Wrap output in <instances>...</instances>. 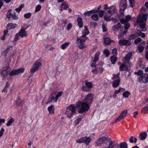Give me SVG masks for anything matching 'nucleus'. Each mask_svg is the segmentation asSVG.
<instances>
[{"label":"nucleus","instance_id":"f704fd0d","mask_svg":"<svg viewBox=\"0 0 148 148\" xmlns=\"http://www.w3.org/2000/svg\"><path fill=\"white\" fill-rule=\"evenodd\" d=\"M138 37V32H136L134 34L130 35L129 37V39L130 40L134 39Z\"/></svg>","mask_w":148,"mask_h":148},{"label":"nucleus","instance_id":"338daca9","mask_svg":"<svg viewBox=\"0 0 148 148\" xmlns=\"http://www.w3.org/2000/svg\"><path fill=\"white\" fill-rule=\"evenodd\" d=\"M102 26L103 32H105L107 31V29H106V27L104 24L103 23L102 24Z\"/></svg>","mask_w":148,"mask_h":148},{"label":"nucleus","instance_id":"4c0bfd02","mask_svg":"<svg viewBox=\"0 0 148 148\" xmlns=\"http://www.w3.org/2000/svg\"><path fill=\"white\" fill-rule=\"evenodd\" d=\"M10 49L9 47L7 48L1 54L3 56H6L7 54L9 52Z\"/></svg>","mask_w":148,"mask_h":148},{"label":"nucleus","instance_id":"6e6552de","mask_svg":"<svg viewBox=\"0 0 148 148\" xmlns=\"http://www.w3.org/2000/svg\"><path fill=\"white\" fill-rule=\"evenodd\" d=\"M94 95L90 93L87 95L86 98L83 99V101L89 104L92 103Z\"/></svg>","mask_w":148,"mask_h":148},{"label":"nucleus","instance_id":"052dcab7","mask_svg":"<svg viewBox=\"0 0 148 148\" xmlns=\"http://www.w3.org/2000/svg\"><path fill=\"white\" fill-rule=\"evenodd\" d=\"M31 16V13H28L24 14V17L26 18H28Z\"/></svg>","mask_w":148,"mask_h":148},{"label":"nucleus","instance_id":"a19ab883","mask_svg":"<svg viewBox=\"0 0 148 148\" xmlns=\"http://www.w3.org/2000/svg\"><path fill=\"white\" fill-rule=\"evenodd\" d=\"M82 90L87 92H89L90 90L86 86H83L82 87Z\"/></svg>","mask_w":148,"mask_h":148},{"label":"nucleus","instance_id":"4d7b16f0","mask_svg":"<svg viewBox=\"0 0 148 148\" xmlns=\"http://www.w3.org/2000/svg\"><path fill=\"white\" fill-rule=\"evenodd\" d=\"M41 9V6L40 5H38L36 7L35 12H37L39 11Z\"/></svg>","mask_w":148,"mask_h":148},{"label":"nucleus","instance_id":"79ce46f5","mask_svg":"<svg viewBox=\"0 0 148 148\" xmlns=\"http://www.w3.org/2000/svg\"><path fill=\"white\" fill-rule=\"evenodd\" d=\"M91 18L94 21H97L98 19V15L96 14H94L92 15Z\"/></svg>","mask_w":148,"mask_h":148},{"label":"nucleus","instance_id":"ea45409f","mask_svg":"<svg viewBox=\"0 0 148 148\" xmlns=\"http://www.w3.org/2000/svg\"><path fill=\"white\" fill-rule=\"evenodd\" d=\"M14 120L12 118L10 119L6 124V125L8 126H10L12 123L14 122Z\"/></svg>","mask_w":148,"mask_h":148},{"label":"nucleus","instance_id":"ddd939ff","mask_svg":"<svg viewBox=\"0 0 148 148\" xmlns=\"http://www.w3.org/2000/svg\"><path fill=\"white\" fill-rule=\"evenodd\" d=\"M118 43L120 45H125L127 46H130L131 44V42L130 41L125 39L119 40V41Z\"/></svg>","mask_w":148,"mask_h":148},{"label":"nucleus","instance_id":"4be33fe9","mask_svg":"<svg viewBox=\"0 0 148 148\" xmlns=\"http://www.w3.org/2000/svg\"><path fill=\"white\" fill-rule=\"evenodd\" d=\"M19 36L21 37L26 36L27 35V33L25 29L21 28L18 33Z\"/></svg>","mask_w":148,"mask_h":148},{"label":"nucleus","instance_id":"0e129e2a","mask_svg":"<svg viewBox=\"0 0 148 148\" xmlns=\"http://www.w3.org/2000/svg\"><path fill=\"white\" fill-rule=\"evenodd\" d=\"M119 11L120 12V13L119 15L118 16L119 17L120 16L121 17H123L124 16L123 12V10H122V9L120 10Z\"/></svg>","mask_w":148,"mask_h":148},{"label":"nucleus","instance_id":"f257e3e1","mask_svg":"<svg viewBox=\"0 0 148 148\" xmlns=\"http://www.w3.org/2000/svg\"><path fill=\"white\" fill-rule=\"evenodd\" d=\"M148 16L147 14H144L141 13L137 16L136 22L139 23V26L142 29H144L145 26V22L147 20Z\"/></svg>","mask_w":148,"mask_h":148},{"label":"nucleus","instance_id":"a211bd4d","mask_svg":"<svg viewBox=\"0 0 148 148\" xmlns=\"http://www.w3.org/2000/svg\"><path fill=\"white\" fill-rule=\"evenodd\" d=\"M131 18V16L130 15H127L126 16L125 19L121 18L120 21L121 23L124 24L128 22Z\"/></svg>","mask_w":148,"mask_h":148},{"label":"nucleus","instance_id":"58836bf2","mask_svg":"<svg viewBox=\"0 0 148 148\" xmlns=\"http://www.w3.org/2000/svg\"><path fill=\"white\" fill-rule=\"evenodd\" d=\"M81 38H83L81 39V38H78L77 39V41H80L84 43L86 40L87 39V37L86 36H83V37H81Z\"/></svg>","mask_w":148,"mask_h":148},{"label":"nucleus","instance_id":"c756f323","mask_svg":"<svg viewBox=\"0 0 148 148\" xmlns=\"http://www.w3.org/2000/svg\"><path fill=\"white\" fill-rule=\"evenodd\" d=\"M146 101H148V98H146ZM141 112H142L146 114L148 112V106H146L144 108H143Z\"/></svg>","mask_w":148,"mask_h":148},{"label":"nucleus","instance_id":"423d86ee","mask_svg":"<svg viewBox=\"0 0 148 148\" xmlns=\"http://www.w3.org/2000/svg\"><path fill=\"white\" fill-rule=\"evenodd\" d=\"M10 71V69L9 68V66H6L3 67L2 69L0 70V73L2 75V76L5 77L8 75V73Z\"/></svg>","mask_w":148,"mask_h":148},{"label":"nucleus","instance_id":"c03bdc74","mask_svg":"<svg viewBox=\"0 0 148 148\" xmlns=\"http://www.w3.org/2000/svg\"><path fill=\"white\" fill-rule=\"evenodd\" d=\"M130 94V92L127 91L124 92L123 94V97L125 98H127Z\"/></svg>","mask_w":148,"mask_h":148},{"label":"nucleus","instance_id":"69168bd1","mask_svg":"<svg viewBox=\"0 0 148 148\" xmlns=\"http://www.w3.org/2000/svg\"><path fill=\"white\" fill-rule=\"evenodd\" d=\"M125 26H124V27L125 29L126 30L128 29L130 27V24L128 23H126L125 24Z\"/></svg>","mask_w":148,"mask_h":148},{"label":"nucleus","instance_id":"e2e57ef3","mask_svg":"<svg viewBox=\"0 0 148 148\" xmlns=\"http://www.w3.org/2000/svg\"><path fill=\"white\" fill-rule=\"evenodd\" d=\"M81 121V119L80 118H78L76 119L74 121L76 125L78 124Z\"/></svg>","mask_w":148,"mask_h":148},{"label":"nucleus","instance_id":"2eb2a0df","mask_svg":"<svg viewBox=\"0 0 148 148\" xmlns=\"http://www.w3.org/2000/svg\"><path fill=\"white\" fill-rule=\"evenodd\" d=\"M132 54L131 53H129L122 59V61L123 63H127L129 64V61L130 59V57L132 56Z\"/></svg>","mask_w":148,"mask_h":148},{"label":"nucleus","instance_id":"a878e982","mask_svg":"<svg viewBox=\"0 0 148 148\" xmlns=\"http://www.w3.org/2000/svg\"><path fill=\"white\" fill-rule=\"evenodd\" d=\"M84 27L85 29L82 32V36L81 37L86 36V35L89 34V32L88 29L87 27L86 26H85Z\"/></svg>","mask_w":148,"mask_h":148},{"label":"nucleus","instance_id":"473e14b6","mask_svg":"<svg viewBox=\"0 0 148 148\" xmlns=\"http://www.w3.org/2000/svg\"><path fill=\"white\" fill-rule=\"evenodd\" d=\"M78 42L79 43V45L78 46V47L79 49H82L85 47V45L84 42L80 41Z\"/></svg>","mask_w":148,"mask_h":148},{"label":"nucleus","instance_id":"39448f33","mask_svg":"<svg viewBox=\"0 0 148 148\" xmlns=\"http://www.w3.org/2000/svg\"><path fill=\"white\" fill-rule=\"evenodd\" d=\"M91 139L90 137H84L80 138L79 139H78L76 140V142L77 143H84L86 145H88L90 142Z\"/></svg>","mask_w":148,"mask_h":148},{"label":"nucleus","instance_id":"09e8293b","mask_svg":"<svg viewBox=\"0 0 148 148\" xmlns=\"http://www.w3.org/2000/svg\"><path fill=\"white\" fill-rule=\"evenodd\" d=\"M119 74L120 73H119L116 75L113 74V77H112V79L114 80L116 78L119 79Z\"/></svg>","mask_w":148,"mask_h":148},{"label":"nucleus","instance_id":"5701e85b","mask_svg":"<svg viewBox=\"0 0 148 148\" xmlns=\"http://www.w3.org/2000/svg\"><path fill=\"white\" fill-rule=\"evenodd\" d=\"M17 27V25L16 24L9 23L7 25L6 27L8 29H10L16 28Z\"/></svg>","mask_w":148,"mask_h":148},{"label":"nucleus","instance_id":"a18cd8bd","mask_svg":"<svg viewBox=\"0 0 148 148\" xmlns=\"http://www.w3.org/2000/svg\"><path fill=\"white\" fill-rule=\"evenodd\" d=\"M100 55V52H97L95 55L94 60L95 61H97L99 59V56Z\"/></svg>","mask_w":148,"mask_h":148},{"label":"nucleus","instance_id":"7c9ffc66","mask_svg":"<svg viewBox=\"0 0 148 148\" xmlns=\"http://www.w3.org/2000/svg\"><path fill=\"white\" fill-rule=\"evenodd\" d=\"M54 106L53 105H51L49 106L48 108V110L49 111V113L50 114H53L54 113Z\"/></svg>","mask_w":148,"mask_h":148},{"label":"nucleus","instance_id":"8fccbe9b","mask_svg":"<svg viewBox=\"0 0 148 148\" xmlns=\"http://www.w3.org/2000/svg\"><path fill=\"white\" fill-rule=\"evenodd\" d=\"M130 6L133 8L135 6V0H129Z\"/></svg>","mask_w":148,"mask_h":148},{"label":"nucleus","instance_id":"7ed1b4c3","mask_svg":"<svg viewBox=\"0 0 148 148\" xmlns=\"http://www.w3.org/2000/svg\"><path fill=\"white\" fill-rule=\"evenodd\" d=\"M76 113V109L74 105H71L67 108L66 113L67 117L69 119L71 118L73 115L75 114Z\"/></svg>","mask_w":148,"mask_h":148},{"label":"nucleus","instance_id":"4468645a","mask_svg":"<svg viewBox=\"0 0 148 148\" xmlns=\"http://www.w3.org/2000/svg\"><path fill=\"white\" fill-rule=\"evenodd\" d=\"M129 64L127 63H121L119 66L120 71H127L129 70L128 66Z\"/></svg>","mask_w":148,"mask_h":148},{"label":"nucleus","instance_id":"1a4fd4ad","mask_svg":"<svg viewBox=\"0 0 148 148\" xmlns=\"http://www.w3.org/2000/svg\"><path fill=\"white\" fill-rule=\"evenodd\" d=\"M127 112V110H125L123 111L121 113L119 116L116 119L114 123H117L120 122L121 120L123 119L126 116Z\"/></svg>","mask_w":148,"mask_h":148},{"label":"nucleus","instance_id":"2f4dec72","mask_svg":"<svg viewBox=\"0 0 148 148\" xmlns=\"http://www.w3.org/2000/svg\"><path fill=\"white\" fill-rule=\"evenodd\" d=\"M61 6L63 7V8L64 10H66L69 7V4L67 3L66 2H64L62 3L61 5Z\"/></svg>","mask_w":148,"mask_h":148},{"label":"nucleus","instance_id":"cd10ccee","mask_svg":"<svg viewBox=\"0 0 148 148\" xmlns=\"http://www.w3.org/2000/svg\"><path fill=\"white\" fill-rule=\"evenodd\" d=\"M77 21L78 25L79 27L80 28L82 27L83 23L82 18L81 17H79L77 18Z\"/></svg>","mask_w":148,"mask_h":148},{"label":"nucleus","instance_id":"0eeeda50","mask_svg":"<svg viewBox=\"0 0 148 148\" xmlns=\"http://www.w3.org/2000/svg\"><path fill=\"white\" fill-rule=\"evenodd\" d=\"M12 11L11 9H10L7 12L6 14L7 17L9 19L12 17V19H13L17 20L18 18V17L16 15L14 12L13 13H12Z\"/></svg>","mask_w":148,"mask_h":148},{"label":"nucleus","instance_id":"c9c22d12","mask_svg":"<svg viewBox=\"0 0 148 148\" xmlns=\"http://www.w3.org/2000/svg\"><path fill=\"white\" fill-rule=\"evenodd\" d=\"M120 148H127V145L125 142H123L120 144Z\"/></svg>","mask_w":148,"mask_h":148},{"label":"nucleus","instance_id":"393cba45","mask_svg":"<svg viewBox=\"0 0 148 148\" xmlns=\"http://www.w3.org/2000/svg\"><path fill=\"white\" fill-rule=\"evenodd\" d=\"M139 79L141 83H145L147 82L146 76L145 74L143 76H141L139 77Z\"/></svg>","mask_w":148,"mask_h":148},{"label":"nucleus","instance_id":"20e7f679","mask_svg":"<svg viewBox=\"0 0 148 148\" xmlns=\"http://www.w3.org/2000/svg\"><path fill=\"white\" fill-rule=\"evenodd\" d=\"M41 63L38 60L33 64L32 68L30 70L31 73H33L40 69L41 66Z\"/></svg>","mask_w":148,"mask_h":148},{"label":"nucleus","instance_id":"aec40b11","mask_svg":"<svg viewBox=\"0 0 148 148\" xmlns=\"http://www.w3.org/2000/svg\"><path fill=\"white\" fill-rule=\"evenodd\" d=\"M108 140L109 144L108 146L103 147V148H117V147L114 148V144L113 141L111 140L110 138H108Z\"/></svg>","mask_w":148,"mask_h":148},{"label":"nucleus","instance_id":"f03ea898","mask_svg":"<svg viewBox=\"0 0 148 148\" xmlns=\"http://www.w3.org/2000/svg\"><path fill=\"white\" fill-rule=\"evenodd\" d=\"M76 108L79 110L78 113H82L84 112L87 111L89 109V104L86 102L79 101L77 103Z\"/></svg>","mask_w":148,"mask_h":148},{"label":"nucleus","instance_id":"774afa93","mask_svg":"<svg viewBox=\"0 0 148 148\" xmlns=\"http://www.w3.org/2000/svg\"><path fill=\"white\" fill-rule=\"evenodd\" d=\"M4 130L3 128H2L0 131V137H1L3 135Z\"/></svg>","mask_w":148,"mask_h":148},{"label":"nucleus","instance_id":"de8ad7c7","mask_svg":"<svg viewBox=\"0 0 148 148\" xmlns=\"http://www.w3.org/2000/svg\"><path fill=\"white\" fill-rule=\"evenodd\" d=\"M134 74L136 75H137L138 76H143V72L141 70H139L138 72H135Z\"/></svg>","mask_w":148,"mask_h":148},{"label":"nucleus","instance_id":"3c124183","mask_svg":"<svg viewBox=\"0 0 148 148\" xmlns=\"http://www.w3.org/2000/svg\"><path fill=\"white\" fill-rule=\"evenodd\" d=\"M138 48L140 53L142 52L144 49V47H143L140 45L138 46Z\"/></svg>","mask_w":148,"mask_h":148},{"label":"nucleus","instance_id":"bf43d9fd","mask_svg":"<svg viewBox=\"0 0 148 148\" xmlns=\"http://www.w3.org/2000/svg\"><path fill=\"white\" fill-rule=\"evenodd\" d=\"M92 11H89L88 12H86L84 13V15L85 16H90L92 14Z\"/></svg>","mask_w":148,"mask_h":148},{"label":"nucleus","instance_id":"e433bc0d","mask_svg":"<svg viewBox=\"0 0 148 148\" xmlns=\"http://www.w3.org/2000/svg\"><path fill=\"white\" fill-rule=\"evenodd\" d=\"M69 44V42H66L62 44L60 48L62 49H65Z\"/></svg>","mask_w":148,"mask_h":148},{"label":"nucleus","instance_id":"c85d7f7f","mask_svg":"<svg viewBox=\"0 0 148 148\" xmlns=\"http://www.w3.org/2000/svg\"><path fill=\"white\" fill-rule=\"evenodd\" d=\"M112 15L111 14H109L107 12L106 13V15L104 16V20L107 21H110L111 20V19L110 17Z\"/></svg>","mask_w":148,"mask_h":148},{"label":"nucleus","instance_id":"49530a36","mask_svg":"<svg viewBox=\"0 0 148 148\" xmlns=\"http://www.w3.org/2000/svg\"><path fill=\"white\" fill-rule=\"evenodd\" d=\"M142 41V39L140 38L136 39L134 41V43L135 44L137 45L140 42Z\"/></svg>","mask_w":148,"mask_h":148},{"label":"nucleus","instance_id":"f8f14e48","mask_svg":"<svg viewBox=\"0 0 148 148\" xmlns=\"http://www.w3.org/2000/svg\"><path fill=\"white\" fill-rule=\"evenodd\" d=\"M123 27L120 23H118L114 25L112 27V29L114 31L116 32L119 30L120 31L123 30Z\"/></svg>","mask_w":148,"mask_h":148},{"label":"nucleus","instance_id":"b1692460","mask_svg":"<svg viewBox=\"0 0 148 148\" xmlns=\"http://www.w3.org/2000/svg\"><path fill=\"white\" fill-rule=\"evenodd\" d=\"M139 137L141 140H145L147 137V134L146 132H143L140 133L139 135Z\"/></svg>","mask_w":148,"mask_h":148},{"label":"nucleus","instance_id":"bb28decb","mask_svg":"<svg viewBox=\"0 0 148 148\" xmlns=\"http://www.w3.org/2000/svg\"><path fill=\"white\" fill-rule=\"evenodd\" d=\"M120 82V79H118L114 81L112 83V85L114 87H117L119 85Z\"/></svg>","mask_w":148,"mask_h":148},{"label":"nucleus","instance_id":"6ab92c4d","mask_svg":"<svg viewBox=\"0 0 148 148\" xmlns=\"http://www.w3.org/2000/svg\"><path fill=\"white\" fill-rule=\"evenodd\" d=\"M116 11V9L115 6H112L109 8L107 10V13L109 14H111L112 15Z\"/></svg>","mask_w":148,"mask_h":148},{"label":"nucleus","instance_id":"13d9d810","mask_svg":"<svg viewBox=\"0 0 148 148\" xmlns=\"http://www.w3.org/2000/svg\"><path fill=\"white\" fill-rule=\"evenodd\" d=\"M146 53L145 56L146 59L148 60V46H147L145 48Z\"/></svg>","mask_w":148,"mask_h":148},{"label":"nucleus","instance_id":"6e6d98bb","mask_svg":"<svg viewBox=\"0 0 148 148\" xmlns=\"http://www.w3.org/2000/svg\"><path fill=\"white\" fill-rule=\"evenodd\" d=\"M111 53L114 56L117 55V53L116 49L115 48L113 49Z\"/></svg>","mask_w":148,"mask_h":148},{"label":"nucleus","instance_id":"37998d69","mask_svg":"<svg viewBox=\"0 0 148 148\" xmlns=\"http://www.w3.org/2000/svg\"><path fill=\"white\" fill-rule=\"evenodd\" d=\"M111 41L109 38H106L104 39V43L106 45H108L110 43Z\"/></svg>","mask_w":148,"mask_h":148},{"label":"nucleus","instance_id":"864d4df0","mask_svg":"<svg viewBox=\"0 0 148 148\" xmlns=\"http://www.w3.org/2000/svg\"><path fill=\"white\" fill-rule=\"evenodd\" d=\"M98 13L99 16L100 17H102L104 14V11L103 10H100L98 11Z\"/></svg>","mask_w":148,"mask_h":148},{"label":"nucleus","instance_id":"f3484780","mask_svg":"<svg viewBox=\"0 0 148 148\" xmlns=\"http://www.w3.org/2000/svg\"><path fill=\"white\" fill-rule=\"evenodd\" d=\"M126 0H121L120 4V6L121 7V10L124 11L126 8L127 5L126 3Z\"/></svg>","mask_w":148,"mask_h":148},{"label":"nucleus","instance_id":"412c9836","mask_svg":"<svg viewBox=\"0 0 148 148\" xmlns=\"http://www.w3.org/2000/svg\"><path fill=\"white\" fill-rule=\"evenodd\" d=\"M84 83L86 86L90 90L92 88L93 85L92 82H88L87 80L83 81L82 83Z\"/></svg>","mask_w":148,"mask_h":148},{"label":"nucleus","instance_id":"dca6fc26","mask_svg":"<svg viewBox=\"0 0 148 148\" xmlns=\"http://www.w3.org/2000/svg\"><path fill=\"white\" fill-rule=\"evenodd\" d=\"M107 139V137L105 136H103L99 138L98 140L95 143L97 146L101 145L104 141Z\"/></svg>","mask_w":148,"mask_h":148},{"label":"nucleus","instance_id":"72a5a7b5","mask_svg":"<svg viewBox=\"0 0 148 148\" xmlns=\"http://www.w3.org/2000/svg\"><path fill=\"white\" fill-rule=\"evenodd\" d=\"M117 59V57L114 56H111L110 58L111 62L112 64H114L116 63Z\"/></svg>","mask_w":148,"mask_h":148},{"label":"nucleus","instance_id":"680f3d73","mask_svg":"<svg viewBox=\"0 0 148 148\" xmlns=\"http://www.w3.org/2000/svg\"><path fill=\"white\" fill-rule=\"evenodd\" d=\"M138 37L140 36L141 37H145V33L141 32H138Z\"/></svg>","mask_w":148,"mask_h":148},{"label":"nucleus","instance_id":"603ef678","mask_svg":"<svg viewBox=\"0 0 148 148\" xmlns=\"http://www.w3.org/2000/svg\"><path fill=\"white\" fill-rule=\"evenodd\" d=\"M55 92H56V95L55 97H56L57 99H58V98L60 97L61 96L62 94V92H58L57 94H56L57 92L56 91Z\"/></svg>","mask_w":148,"mask_h":148},{"label":"nucleus","instance_id":"9d476101","mask_svg":"<svg viewBox=\"0 0 148 148\" xmlns=\"http://www.w3.org/2000/svg\"><path fill=\"white\" fill-rule=\"evenodd\" d=\"M24 69L23 68H20L17 70H14L11 71L9 75L10 76H15L22 73L24 72Z\"/></svg>","mask_w":148,"mask_h":148},{"label":"nucleus","instance_id":"9b49d317","mask_svg":"<svg viewBox=\"0 0 148 148\" xmlns=\"http://www.w3.org/2000/svg\"><path fill=\"white\" fill-rule=\"evenodd\" d=\"M56 95V92H53L49 96L48 99V101L47 103H48L50 102H56L58 100L55 96Z\"/></svg>","mask_w":148,"mask_h":148},{"label":"nucleus","instance_id":"5fc2aeb1","mask_svg":"<svg viewBox=\"0 0 148 148\" xmlns=\"http://www.w3.org/2000/svg\"><path fill=\"white\" fill-rule=\"evenodd\" d=\"M103 53L106 55V56L107 57L109 56L110 53L108 50L105 49L103 51Z\"/></svg>","mask_w":148,"mask_h":148}]
</instances>
